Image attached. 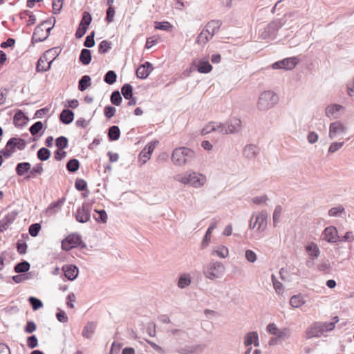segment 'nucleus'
<instances>
[{"instance_id": "f257e3e1", "label": "nucleus", "mask_w": 354, "mask_h": 354, "mask_svg": "<svg viewBox=\"0 0 354 354\" xmlns=\"http://www.w3.org/2000/svg\"><path fill=\"white\" fill-rule=\"evenodd\" d=\"M174 179L183 185L190 186L195 189L204 187L207 182V176L205 174L192 169L175 175Z\"/></svg>"}, {"instance_id": "f03ea898", "label": "nucleus", "mask_w": 354, "mask_h": 354, "mask_svg": "<svg viewBox=\"0 0 354 354\" xmlns=\"http://www.w3.org/2000/svg\"><path fill=\"white\" fill-rule=\"evenodd\" d=\"M194 158V151L186 147H180L173 150L171 160L174 165L183 167L190 163Z\"/></svg>"}, {"instance_id": "7ed1b4c3", "label": "nucleus", "mask_w": 354, "mask_h": 354, "mask_svg": "<svg viewBox=\"0 0 354 354\" xmlns=\"http://www.w3.org/2000/svg\"><path fill=\"white\" fill-rule=\"evenodd\" d=\"M279 101L278 95L272 91H265L260 93L257 108L261 111H266L274 107Z\"/></svg>"}, {"instance_id": "20e7f679", "label": "nucleus", "mask_w": 354, "mask_h": 354, "mask_svg": "<svg viewBox=\"0 0 354 354\" xmlns=\"http://www.w3.org/2000/svg\"><path fill=\"white\" fill-rule=\"evenodd\" d=\"M225 271V266L220 261L209 262L203 269V273L205 278L212 281L222 278Z\"/></svg>"}, {"instance_id": "39448f33", "label": "nucleus", "mask_w": 354, "mask_h": 354, "mask_svg": "<svg viewBox=\"0 0 354 354\" xmlns=\"http://www.w3.org/2000/svg\"><path fill=\"white\" fill-rule=\"evenodd\" d=\"M268 212L262 210L258 213L253 214L249 221V228L254 230L259 233L263 232L268 226Z\"/></svg>"}, {"instance_id": "423d86ee", "label": "nucleus", "mask_w": 354, "mask_h": 354, "mask_svg": "<svg viewBox=\"0 0 354 354\" xmlns=\"http://www.w3.org/2000/svg\"><path fill=\"white\" fill-rule=\"evenodd\" d=\"M221 134H234L240 132L242 129V122L236 116L230 117L225 123H221Z\"/></svg>"}, {"instance_id": "0eeeda50", "label": "nucleus", "mask_w": 354, "mask_h": 354, "mask_svg": "<svg viewBox=\"0 0 354 354\" xmlns=\"http://www.w3.org/2000/svg\"><path fill=\"white\" fill-rule=\"evenodd\" d=\"M81 238V236L77 233L69 234L62 242V249L68 251L71 249L77 246L85 248L86 244L82 241Z\"/></svg>"}, {"instance_id": "6e6552de", "label": "nucleus", "mask_w": 354, "mask_h": 354, "mask_svg": "<svg viewBox=\"0 0 354 354\" xmlns=\"http://www.w3.org/2000/svg\"><path fill=\"white\" fill-rule=\"evenodd\" d=\"M344 110L345 107L344 106L336 103H331L326 106L324 113L329 120H338L342 117Z\"/></svg>"}, {"instance_id": "1a4fd4ad", "label": "nucleus", "mask_w": 354, "mask_h": 354, "mask_svg": "<svg viewBox=\"0 0 354 354\" xmlns=\"http://www.w3.org/2000/svg\"><path fill=\"white\" fill-rule=\"evenodd\" d=\"M347 132V127L340 120H335L329 125L328 137L333 140L339 136H344Z\"/></svg>"}, {"instance_id": "9d476101", "label": "nucleus", "mask_w": 354, "mask_h": 354, "mask_svg": "<svg viewBox=\"0 0 354 354\" xmlns=\"http://www.w3.org/2000/svg\"><path fill=\"white\" fill-rule=\"evenodd\" d=\"M322 237L329 243H335L339 240L338 231L334 226L326 227L322 234Z\"/></svg>"}, {"instance_id": "9b49d317", "label": "nucleus", "mask_w": 354, "mask_h": 354, "mask_svg": "<svg viewBox=\"0 0 354 354\" xmlns=\"http://www.w3.org/2000/svg\"><path fill=\"white\" fill-rule=\"evenodd\" d=\"M50 23V22L49 21H43L40 25L35 28L32 38L33 43L43 41L48 37V33H44V26Z\"/></svg>"}, {"instance_id": "f8f14e48", "label": "nucleus", "mask_w": 354, "mask_h": 354, "mask_svg": "<svg viewBox=\"0 0 354 354\" xmlns=\"http://www.w3.org/2000/svg\"><path fill=\"white\" fill-rule=\"evenodd\" d=\"M75 219L77 221L84 223L90 220L91 214L90 211L86 205L83 204L79 207L75 214Z\"/></svg>"}, {"instance_id": "ddd939ff", "label": "nucleus", "mask_w": 354, "mask_h": 354, "mask_svg": "<svg viewBox=\"0 0 354 354\" xmlns=\"http://www.w3.org/2000/svg\"><path fill=\"white\" fill-rule=\"evenodd\" d=\"M277 28V25L275 22L270 23L266 25L263 28L259 29V35L261 38L266 39L274 35Z\"/></svg>"}, {"instance_id": "4468645a", "label": "nucleus", "mask_w": 354, "mask_h": 354, "mask_svg": "<svg viewBox=\"0 0 354 354\" xmlns=\"http://www.w3.org/2000/svg\"><path fill=\"white\" fill-rule=\"evenodd\" d=\"M158 144V140H153L148 143V145L142 149L140 153V159L145 163L150 159L151 155L153 153L156 146Z\"/></svg>"}, {"instance_id": "2eb2a0df", "label": "nucleus", "mask_w": 354, "mask_h": 354, "mask_svg": "<svg viewBox=\"0 0 354 354\" xmlns=\"http://www.w3.org/2000/svg\"><path fill=\"white\" fill-rule=\"evenodd\" d=\"M153 69V67L152 64L150 62H147L137 68L136 75L140 79H145L149 76Z\"/></svg>"}, {"instance_id": "dca6fc26", "label": "nucleus", "mask_w": 354, "mask_h": 354, "mask_svg": "<svg viewBox=\"0 0 354 354\" xmlns=\"http://www.w3.org/2000/svg\"><path fill=\"white\" fill-rule=\"evenodd\" d=\"M17 216L16 212H9L0 221V231L3 232L14 222Z\"/></svg>"}, {"instance_id": "f3484780", "label": "nucleus", "mask_w": 354, "mask_h": 354, "mask_svg": "<svg viewBox=\"0 0 354 354\" xmlns=\"http://www.w3.org/2000/svg\"><path fill=\"white\" fill-rule=\"evenodd\" d=\"M65 277L70 281L75 279L78 275V268L74 265H65L62 267Z\"/></svg>"}, {"instance_id": "a211bd4d", "label": "nucleus", "mask_w": 354, "mask_h": 354, "mask_svg": "<svg viewBox=\"0 0 354 354\" xmlns=\"http://www.w3.org/2000/svg\"><path fill=\"white\" fill-rule=\"evenodd\" d=\"M306 252L309 257L314 260L319 257L320 250L317 243L314 242H308L306 245Z\"/></svg>"}, {"instance_id": "6ab92c4d", "label": "nucleus", "mask_w": 354, "mask_h": 354, "mask_svg": "<svg viewBox=\"0 0 354 354\" xmlns=\"http://www.w3.org/2000/svg\"><path fill=\"white\" fill-rule=\"evenodd\" d=\"M194 65L197 68V70L201 73H208L212 70V66L208 60L199 59L195 61Z\"/></svg>"}, {"instance_id": "aec40b11", "label": "nucleus", "mask_w": 354, "mask_h": 354, "mask_svg": "<svg viewBox=\"0 0 354 354\" xmlns=\"http://www.w3.org/2000/svg\"><path fill=\"white\" fill-rule=\"evenodd\" d=\"M64 199H60L56 202L52 203L46 209V214L48 216H51L58 212L62 206L63 205Z\"/></svg>"}, {"instance_id": "412c9836", "label": "nucleus", "mask_w": 354, "mask_h": 354, "mask_svg": "<svg viewBox=\"0 0 354 354\" xmlns=\"http://www.w3.org/2000/svg\"><path fill=\"white\" fill-rule=\"evenodd\" d=\"M221 122H209L202 129L203 134H207L211 132L216 131L221 134Z\"/></svg>"}, {"instance_id": "4be33fe9", "label": "nucleus", "mask_w": 354, "mask_h": 354, "mask_svg": "<svg viewBox=\"0 0 354 354\" xmlns=\"http://www.w3.org/2000/svg\"><path fill=\"white\" fill-rule=\"evenodd\" d=\"M254 344L255 346H259V336L258 333L255 331L248 333L244 338V344L246 346H249Z\"/></svg>"}, {"instance_id": "5701e85b", "label": "nucleus", "mask_w": 354, "mask_h": 354, "mask_svg": "<svg viewBox=\"0 0 354 354\" xmlns=\"http://www.w3.org/2000/svg\"><path fill=\"white\" fill-rule=\"evenodd\" d=\"M258 153V147L254 145H246L243 151V156L248 159L254 158Z\"/></svg>"}, {"instance_id": "b1692460", "label": "nucleus", "mask_w": 354, "mask_h": 354, "mask_svg": "<svg viewBox=\"0 0 354 354\" xmlns=\"http://www.w3.org/2000/svg\"><path fill=\"white\" fill-rule=\"evenodd\" d=\"M266 330L270 334L275 337H282L286 335V329L279 328L274 323L269 324Z\"/></svg>"}, {"instance_id": "393cba45", "label": "nucleus", "mask_w": 354, "mask_h": 354, "mask_svg": "<svg viewBox=\"0 0 354 354\" xmlns=\"http://www.w3.org/2000/svg\"><path fill=\"white\" fill-rule=\"evenodd\" d=\"M221 25L220 21L212 20L206 25L204 29L210 35V37H213L218 32Z\"/></svg>"}, {"instance_id": "a878e982", "label": "nucleus", "mask_w": 354, "mask_h": 354, "mask_svg": "<svg viewBox=\"0 0 354 354\" xmlns=\"http://www.w3.org/2000/svg\"><path fill=\"white\" fill-rule=\"evenodd\" d=\"M74 113L69 109H64L60 114V120L66 124H68L73 120Z\"/></svg>"}, {"instance_id": "bb28decb", "label": "nucleus", "mask_w": 354, "mask_h": 354, "mask_svg": "<svg viewBox=\"0 0 354 354\" xmlns=\"http://www.w3.org/2000/svg\"><path fill=\"white\" fill-rule=\"evenodd\" d=\"M271 68L273 70H279L283 72H286L288 71V58H285L282 60L276 62L268 66L267 68Z\"/></svg>"}, {"instance_id": "cd10ccee", "label": "nucleus", "mask_w": 354, "mask_h": 354, "mask_svg": "<svg viewBox=\"0 0 354 354\" xmlns=\"http://www.w3.org/2000/svg\"><path fill=\"white\" fill-rule=\"evenodd\" d=\"M319 326V322H317L314 324L308 330V337H319L323 333V329L322 327L317 328V326Z\"/></svg>"}, {"instance_id": "c85d7f7f", "label": "nucleus", "mask_w": 354, "mask_h": 354, "mask_svg": "<svg viewBox=\"0 0 354 354\" xmlns=\"http://www.w3.org/2000/svg\"><path fill=\"white\" fill-rule=\"evenodd\" d=\"M333 319L335 321L331 322H319V326L317 327H322L323 329V333L331 331L334 329L335 324L338 322L337 317H335Z\"/></svg>"}, {"instance_id": "c756f323", "label": "nucleus", "mask_w": 354, "mask_h": 354, "mask_svg": "<svg viewBox=\"0 0 354 354\" xmlns=\"http://www.w3.org/2000/svg\"><path fill=\"white\" fill-rule=\"evenodd\" d=\"M191 283V277L189 274L184 273L178 279V286L180 288H185Z\"/></svg>"}, {"instance_id": "7c9ffc66", "label": "nucleus", "mask_w": 354, "mask_h": 354, "mask_svg": "<svg viewBox=\"0 0 354 354\" xmlns=\"http://www.w3.org/2000/svg\"><path fill=\"white\" fill-rule=\"evenodd\" d=\"M31 165L29 162H24L17 164L16 167V172L17 175L21 176H24L26 172L30 171Z\"/></svg>"}, {"instance_id": "2f4dec72", "label": "nucleus", "mask_w": 354, "mask_h": 354, "mask_svg": "<svg viewBox=\"0 0 354 354\" xmlns=\"http://www.w3.org/2000/svg\"><path fill=\"white\" fill-rule=\"evenodd\" d=\"M345 214V209L342 205L330 208L328 210V216L330 217H342Z\"/></svg>"}, {"instance_id": "473e14b6", "label": "nucleus", "mask_w": 354, "mask_h": 354, "mask_svg": "<svg viewBox=\"0 0 354 354\" xmlns=\"http://www.w3.org/2000/svg\"><path fill=\"white\" fill-rule=\"evenodd\" d=\"M47 60L48 59L46 54H44L39 59L36 66V71L37 72H44L49 70V66H46V62Z\"/></svg>"}, {"instance_id": "72a5a7b5", "label": "nucleus", "mask_w": 354, "mask_h": 354, "mask_svg": "<svg viewBox=\"0 0 354 354\" xmlns=\"http://www.w3.org/2000/svg\"><path fill=\"white\" fill-rule=\"evenodd\" d=\"M289 304L293 307V308H299L302 305L305 304V300L302 297L301 295H294L291 297V298L289 300Z\"/></svg>"}, {"instance_id": "f704fd0d", "label": "nucleus", "mask_w": 354, "mask_h": 354, "mask_svg": "<svg viewBox=\"0 0 354 354\" xmlns=\"http://www.w3.org/2000/svg\"><path fill=\"white\" fill-rule=\"evenodd\" d=\"M91 60V51L88 49L84 48L82 50L80 55V61L84 65H88Z\"/></svg>"}, {"instance_id": "c9c22d12", "label": "nucleus", "mask_w": 354, "mask_h": 354, "mask_svg": "<svg viewBox=\"0 0 354 354\" xmlns=\"http://www.w3.org/2000/svg\"><path fill=\"white\" fill-rule=\"evenodd\" d=\"M95 324L93 322H88L84 328L82 335L86 338H91L95 329Z\"/></svg>"}, {"instance_id": "e433bc0d", "label": "nucleus", "mask_w": 354, "mask_h": 354, "mask_svg": "<svg viewBox=\"0 0 354 354\" xmlns=\"http://www.w3.org/2000/svg\"><path fill=\"white\" fill-rule=\"evenodd\" d=\"M213 254H216L221 258H226L228 256V248L224 245H219L216 247L213 250Z\"/></svg>"}, {"instance_id": "4c0bfd02", "label": "nucleus", "mask_w": 354, "mask_h": 354, "mask_svg": "<svg viewBox=\"0 0 354 354\" xmlns=\"http://www.w3.org/2000/svg\"><path fill=\"white\" fill-rule=\"evenodd\" d=\"M109 138L111 140H118L120 136V129L118 126H112L109 129Z\"/></svg>"}, {"instance_id": "58836bf2", "label": "nucleus", "mask_w": 354, "mask_h": 354, "mask_svg": "<svg viewBox=\"0 0 354 354\" xmlns=\"http://www.w3.org/2000/svg\"><path fill=\"white\" fill-rule=\"evenodd\" d=\"M91 84V77L88 75H84L79 81L78 89L81 91H85Z\"/></svg>"}, {"instance_id": "ea45409f", "label": "nucleus", "mask_w": 354, "mask_h": 354, "mask_svg": "<svg viewBox=\"0 0 354 354\" xmlns=\"http://www.w3.org/2000/svg\"><path fill=\"white\" fill-rule=\"evenodd\" d=\"M272 281L276 292L278 295H283L284 292V286H283L281 282L279 281L277 279L276 277L274 274L272 275Z\"/></svg>"}, {"instance_id": "a19ab883", "label": "nucleus", "mask_w": 354, "mask_h": 354, "mask_svg": "<svg viewBox=\"0 0 354 354\" xmlns=\"http://www.w3.org/2000/svg\"><path fill=\"white\" fill-rule=\"evenodd\" d=\"M9 141H12V145L19 150H24L26 146V141L21 138H12Z\"/></svg>"}, {"instance_id": "79ce46f5", "label": "nucleus", "mask_w": 354, "mask_h": 354, "mask_svg": "<svg viewBox=\"0 0 354 354\" xmlns=\"http://www.w3.org/2000/svg\"><path fill=\"white\" fill-rule=\"evenodd\" d=\"M212 37H210V35L205 29H203L198 36L196 42L198 44H205Z\"/></svg>"}, {"instance_id": "37998d69", "label": "nucleus", "mask_w": 354, "mask_h": 354, "mask_svg": "<svg viewBox=\"0 0 354 354\" xmlns=\"http://www.w3.org/2000/svg\"><path fill=\"white\" fill-rule=\"evenodd\" d=\"M121 92L125 99L131 98L133 95V87L129 84H125L122 87Z\"/></svg>"}, {"instance_id": "c03bdc74", "label": "nucleus", "mask_w": 354, "mask_h": 354, "mask_svg": "<svg viewBox=\"0 0 354 354\" xmlns=\"http://www.w3.org/2000/svg\"><path fill=\"white\" fill-rule=\"evenodd\" d=\"M30 263L27 261H23L17 263L15 266V271L17 273H21L27 272L30 269Z\"/></svg>"}, {"instance_id": "a18cd8bd", "label": "nucleus", "mask_w": 354, "mask_h": 354, "mask_svg": "<svg viewBox=\"0 0 354 354\" xmlns=\"http://www.w3.org/2000/svg\"><path fill=\"white\" fill-rule=\"evenodd\" d=\"M117 75L113 71H109L104 78V82L109 84H113L116 82Z\"/></svg>"}, {"instance_id": "49530a36", "label": "nucleus", "mask_w": 354, "mask_h": 354, "mask_svg": "<svg viewBox=\"0 0 354 354\" xmlns=\"http://www.w3.org/2000/svg\"><path fill=\"white\" fill-rule=\"evenodd\" d=\"M80 167L79 161L77 159H71L66 164V168L70 172H75Z\"/></svg>"}, {"instance_id": "de8ad7c7", "label": "nucleus", "mask_w": 354, "mask_h": 354, "mask_svg": "<svg viewBox=\"0 0 354 354\" xmlns=\"http://www.w3.org/2000/svg\"><path fill=\"white\" fill-rule=\"evenodd\" d=\"M282 212V208L280 205L276 206L274 211L273 212V225L274 227H276L277 223H279L281 215Z\"/></svg>"}, {"instance_id": "09e8293b", "label": "nucleus", "mask_w": 354, "mask_h": 354, "mask_svg": "<svg viewBox=\"0 0 354 354\" xmlns=\"http://www.w3.org/2000/svg\"><path fill=\"white\" fill-rule=\"evenodd\" d=\"M50 156V151L46 148H41L37 151V157L41 161H45L49 158Z\"/></svg>"}, {"instance_id": "8fccbe9b", "label": "nucleus", "mask_w": 354, "mask_h": 354, "mask_svg": "<svg viewBox=\"0 0 354 354\" xmlns=\"http://www.w3.org/2000/svg\"><path fill=\"white\" fill-rule=\"evenodd\" d=\"M111 48V43L106 40H103L99 45L98 52L101 54L107 53Z\"/></svg>"}, {"instance_id": "3c124183", "label": "nucleus", "mask_w": 354, "mask_h": 354, "mask_svg": "<svg viewBox=\"0 0 354 354\" xmlns=\"http://www.w3.org/2000/svg\"><path fill=\"white\" fill-rule=\"evenodd\" d=\"M344 145V142H333L330 145L328 152L329 153H334L339 150Z\"/></svg>"}, {"instance_id": "603ef678", "label": "nucleus", "mask_w": 354, "mask_h": 354, "mask_svg": "<svg viewBox=\"0 0 354 354\" xmlns=\"http://www.w3.org/2000/svg\"><path fill=\"white\" fill-rule=\"evenodd\" d=\"M56 146L60 150L66 148L68 146V139L64 136L58 137L56 139Z\"/></svg>"}, {"instance_id": "864d4df0", "label": "nucleus", "mask_w": 354, "mask_h": 354, "mask_svg": "<svg viewBox=\"0 0 354 354\" xmlns=\"http://www.w3.org/2000/svg\"><path fill=\"white\" fill-rule=\"evenodd\" d=\"M155 28L169 31L172 28V25L168 21L156 22Z\"/></svg>"}, {"instance_id": "5fc2aeb1", "label": "nucleus", "mask_w": 354, "mask_h": 354, "mask_svg": "<svg viewBox=\"0 0 354 354\" xmlns=\"http://www.w3.org/2000/svg\"><path fill=\"white\" fill-rule=\"evenodd\" d=\"M28 301H29L30 304H31L32 309L34 310H37L43 306V304H42L41 301L36 297H30L28 298Z\"/></svg>"}, {"instance_id": "6e6d98bb", "label": "nucleus", "mask_w": 354, "mask_h": 354, "mask_svg": "<svg viewBox=\"0 0 354 354\" xmlns=\"http://www.w3.org/2000/svg\"><path fill=\"white\" fill-rule=\"evenodd\" d=\"M122 97L120 93L118 91H115L112 93L111 95V102L112 104L119 106L122 102Z\"/></svg>"}, {"instance_id": "4d7b16f0", "label": "nucleus", "mask_w": 354, "mask_h": 354, "mask_svg": "<svg viewBox=\"0 0 354 354\" xmlns=\"http://www.w3.org/2000/svg\"><path fill=\"white\" fill-rule=\"evenodd\" d=\"M43 128V123L40 121L36 122L30 127V132L32 136L37 135Z\"/></svg>"}, {"instance_id": "13d9d810", "label": "nucleus", "mask_w": 354, "mask_h": 354, "mask_svg": "<svg viewBox=\"0 0 354 354\" xmlns=\"http://www.w3.org/2000/svg\"><path fill=\"white\" fill-rule=\"evenodd\" d=\"M286 0H280L278 2L276 3V4L274 6V12L279 11L278 15H286V8L283 10H281L283 7H285V3Z\"/></svg>"}, {"instance_id": "bf43d9fd", "label": "nucleus", "mask_w": 354, "mask_h": 354, "mask_svg": "<svg viewBox=\"0 0 354 354\" xmlns=\"http://www.w3.org/2000/svg\"><path fill=\"white\" fill-rule=\"evenodd\" d=\"M25 120V115L21 111H19L15 114L14 116V122L15 125L19 126L24 123V120Z\"/></svg>"}, {"instance_id": "052dcab7", "label": "nucleus", "mask_w": 354, "mask_h": 354, "mask_svg": "<svg viewBox=\"0 0 354 354\" xmlns=\"http://www.w3.org/2000/svg\"><path fill=\"white\" fill-rule=\"evenodd\" d=\"M245 257L250 263H254L257 259L256 253L252 250H246Z\"/></svg>"}, {"instance_id": "680f3d73", "label": "nucleus", "mask_w": 354, "mask_h": 354, "mask_svg": "<svg viewBox=\"0 0 354 354\" xmlns=\"http://www.w3.org/2000/svg\"><path fill=\"white\" fill-rule=\"evenodd\" d=\"M44 171L42 164L39 163L37 164L30 171V175L26 177V178H29L30 177H35V174H41Z\"/></svg>"}, {"instance_id": "e2e57ef3", "label": "nucleus", "mask_w": 354, "mask_h": 354, "mask_svg": "<svg viewBox=\"0 0 354 354\" xmlns=\"http://www.w3.org/2000/svg\"><path fill=\"white\" fill-rule=\"evenodd\" d=\"M91 20L92 18L91 15L88 12H84L80 25L88 28L89 24L91 22Z\"/></svg>"}, {"instance_id": "0e129e2a", "label": "nucleus", "mask_w": 354, "mask_h": 354, "mask_svg": "<svg viewBox=\"0 0 354 354\" xmlns=\"http://www.w3.org/2000/svg\"><path fill=\"white\" fill-rule=\"evenodd\" d=\"M40 229H41L40 224H39V223L32 224L29 227V233L32 236L35 237L38 235V233H39Z\"/></svg>"}, {"instance_id": "69168bd1", "label": "nucleus", "mask_w": 354, "mask_h": 354, "mask_svg": "<svg viewBox=\"0 0 354 354\" xmlns=\"http://www.w3.org/2000/svg\"><path fill=\"white\" fill-rule=\"evenodd\" d=\"M95 32L93 31L89 35L86 37L84 45L87 48H91L95 45L94 40Z\"/></svg>"}, {"instance_id": "338daca9", "label": "nucleus", "mask_w": 354, "mask_h": 354, "mask_svg": "<svg viewBox=\"0 0 354 354\" xmlns=\"http://www.w3.org/2000/svg\"><path fill=\"white\" fill-rule=\"evenodd\" d=\"M190 347L191 350H192V354H201L205 348V346L203 344H195L190 346Z\"/></svg>"}, {"instance_id": "774afa93", "label": "nucleus", "mask_w": 354, "mask_h": 354, "mask_svg": "<svg viewBox=\"0 0 354 354\" xmlns=\"http://www.w3.org/2000/svg\"><path fill=\"white\" fill-rule=\"evenodd\" d=\"M346 92L349 96H354V78L346 83Z\"/></svg>"}]
</instances>
